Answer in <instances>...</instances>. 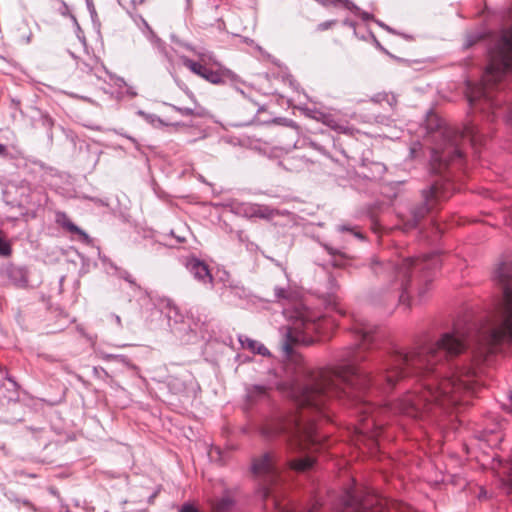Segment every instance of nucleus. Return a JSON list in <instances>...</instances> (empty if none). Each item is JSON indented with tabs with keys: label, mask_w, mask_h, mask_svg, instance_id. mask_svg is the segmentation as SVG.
Segmentation results:
<instances>
[{
	"label": "nucleus",
	"mask_w": 512,
	"mask_h": 512,
	"mask_svg": "<svg viewBox=\"0 0 512 512\" xmlns=\"http://www.w3.org/2000/svg\"><path fill=\"white\" fill-rule=\"evenodd\" d=\"M493 281L502 289L494 310L477 323L454 324L435 342H425L407 352L394 350L382 355L375 372L359 365L368 359L375 326L353 315L352 331L357 344L346 347L332 368L313 372L298 383V451L318 446L321 436L308 415L318 413L326 400L344 397L361 405L360 433L379 435L378 414L390 411L422 419L438 407L447 410L459 404L464 394L475 391L477 376L489 363L496 346L512 343V256H503L493 271Z\"/></svg>",
	"instance_id": "f257e3e1"
},
{
	"label": "nucleus",
	"mask_w": 512,
	"mask_h": 512,
	"mask_svg": "<svg viewBox=\"0 0 512 512\" xmlns=\"http://www.w3.org/2000/svg\"><path fill=\"white\" fill-rule=\"evenodd\" d=\"M440 265V256L432 253L422 258L408 257L387 262L381 261L378 258H372L370 269L377 276L382 274L391 276L389 297L409 306L412 281H416L419 301L425 300L433 281V271L440 267Z\"/></svg>",
	"instance_id": "f03ea898"
},
{
	"label": "nucleus",
	"mask_w": 512,
	"mask_h": 512,
	"mask_svg": "<svg viewBox=\"0 0 512 512\" xmlns=\"http://www.w3.org/2000/svg\"><path fill=\"white\" fill-rule=\"evenodd\" d=\"M426 141L432 144L431 160L439 166L460 160L463 157L460 142L468 139L472 144L480 142L476 126L466 125L462 130L448 126L436 114L430 113L426 120Z\"/></svg>",
	"instance_id": "7ed1b4c3"
},
{
	"label": "nucleus",
	"mask_w": 512,
	"mask_h": 512,
	"mask_svg": "<svg viewBox=\"0 0 512 512\" xmlns=\"http://www.w3.org/2000/svg\"><path fill=\"white\" fill-rule=\"evenodd\" d=\"M336 325L333 318L320 315L307 308L296 310L289 323L279 329L283 355L292 358L296 345H310L319 336H327Z\"/></svg>",
	"instance_id": "20e7f679"
},
{
	"label": "nucleus",
	"mask_w": 512,
	"mask_h": 512,
	"mask_svg": "<svg viewBox=\"0 0 512 512\" xmlns=\"http://www.w3.org/2000/svg\"><path fill=\"white\" fill-rule=\"evenodd\" d=\"M251 469L256 477L262 479V497L268 498L272 494L270 486L276 483L279 478V469L275 462V455L271 452H266L254 458Z\"/></svg>",
	"instance_id": "39448f33"
},
{
	"label": "nucleus",
	"mask_w": 512,
	"mask_h": 512,
	"mask_svg": "<svg viewBox=\"0 0 512 512\" xmlns=\"http://www.w3.org/2000/svg\"><path fill=\"white\" fill-rule=\"evenodd\" d=\"M422 196L424 203L412 210V219L404 224L405 231L415 228L418 222L434 208L436 201L440 198L438 186L432 185L423 190Z\"/></svg>",
	"instance_id": "423d86ee"
},
{
	"label": "nucleus",
	"mask_w": 512,
	"mask_h": 512,
	"mask_svg": "<svg viewBox=\"0 0 512 512\" xmlns=\"http://www.w3.org/2000/svg\"><path fill=\"white\" fill-rule=\"evenodd\" d=\"M181 61L183 65L188 68L195 75L205 79L206 81L212 84H220L224 82V77L230 75V70L228 69H219L212 70L208 68L206 65L196 62L187 56H181Z\"/></svg>",
	"instance_id": "0eeeda50"
},
{
	"label": "nucleus",
	"mask_w": 512,
	"mask_h": 512,
	"mask_svg": "<svg viewBox=\"0 0 512 512\" xmlns=\"http://www.w3.org/2000/svg\"><path fill=\"white\" fill-rule=\"evenodd\" d=\"M235 214L245 218L271 219L278 215V211L270 206L256 203H236L233 206Z\"/></svg>",
	"instance_id": "6e6552de"
},
{
	"label": "nucleus",
	"mask_w": 512,
	"mask_h": 512,
	"mask_svg": "<svg viewBox=\"0 0 512 512\" xmlns=\"http://www.w3.org/2000/svg\"><path fill=\"white\" fill-rule=\"evenodd\" d=\"M343 512H380L378 508H372L373 499L359 498L354 489L347 490L342 496Z\"/></svg>",
	"instance_id": "1a4fd4ad"
},
{
	"label": "nucleus",
	"mask_w": 512,
	"mask_h": 512,
	"mask_svg": "<svg viewBox=\"0 0 512 512\" xmlns=\"http://www.w3.org/2000/svg\"><path fill=\"white\" fill-rule=\"evenodd\" d=\"M311 117L318 122L330 127L334 131L343 134H350L351 128L345 121H342L336 113L331 111L312 110Z\"/></svg>",
	"instance_id": "9d476101"
},
{
	"label": "nucleus",
	"mask_w": 512,
	"mask_h": 512,
	"mask_svg": "<svg viewBox=\"0 0 512 512\" xmlns=\"http://www.w3.org/2000/svg\"><path fill=\"white\" fill-rule=\"evenodd\" d=\"M185 267L195 280L203 284H212L213 277L208 265L196 257H187Z\"/></svg>",
	"instance_id": "9b49d317"
},
{
	"label": "nucleus",
	"mask_w": 512,
	"mask_h": 512,
	"mask_svg": "<svg viewBox=\"0 0 512 512\" xmlns=\"http://www.w3.org/2000/svg\"><path fill=\"white\" fill-rule=\"evenodd\" d=\"M224 0H205L198 11V14L205 24L212 25L214 22H220L222 15L219 8Z\"/></svg>",
	"instance_id": "f8f14e48"
},
{
	"label": "nucleus",
	"mask_w": 512,
	"mask_h": 512,
	"mask_svg": "<svg viewBox=\"0 0 512 512\" xmlns=\"http://www.w3.org/2000/svg\"><path fill=\"white\" fill-rule=\"evenodd\" d=\"M6 277L10 284L24 288L28 284V275L26 269L22 267L11 266L5 270Z\"/></svg>",
	"instance_id": "ddd939ff"
},
{
	"label": "nucleus",
	"mask_w": 512,
	"mask_h": 512,
	"mask_svg": "<svg viewBox=\"0 0 512 512\" xmlns=\"http://www.w3.org/2000/svg\"><path fill=\"white\" fill-rule=\"evenodd\" d=\"M145 30L143 31L150 43L163 55L167 60H170L165 43L154 33L148 23L144 21Z\"/></svg>",
	"instance_id": "4468645a"
},
{
	"label": "nucleus",
	"mask_w": 512,
	"mask_h": 512,
	"mask_svg": "<svg viewBox=\"0 0 512 512\" xmlns=\"http://www.w3.org/2000/svg\"><path fill=\"white\" fill-rule=\"evenodd\" d=\"M239 342L244 349H248L255 354L262 356L269 355V350L260 342L246 336H240Z\"/></svg>",
	"instance_id": "2eb2a0df"
},
{
	"label": "nucleus",
	"mask_w": 512,
	"mask_h": 512,
	"mask_svg": "<svg viewBox=\"0 0 512 512\" xmlns=\"http://www.w3.org/2000/svg\"><path fill=\"white\" fill-rule=\"evenodd\" d=\"M314 464V459L311 456H305L300 459H294L289 461V466L291 469L304 472L312 468Z\"/></svg>",
	"instance_id": "dca6fc26"
},
{
	"label": "nucleus",
	"mask_w": 512,
	"mask_h": 512,
	"mask_svg": "<svg viewBox=\"0 0 512 512\" xmlns=\"http://www.w3.org/2000/svg\"><path fill=\"white\" fill-rule=\"evenodd\" d=\"M233 505V500L229 496H224L213 504L212 512H229Z\"/></svg>",
	"instance_id": "f3484780"
},
{
	"label": "nucleus",
	"mask_w": 512,
	"mask_h": 512,
	"mask_svg": "<svg viewBox=\"0 0 512 512\" xmlns=\"http://www.w3.org/2000/svg\"><path fill=\"white\" fill-rule=\"evenodd\" d=\"M226 290L235 297L244 298L246 296L245 288L239 282H229L226 286Z\"/></svg>",
	"instance_id": "a211bd4d"
},
{
	"label": "nucleus",
	"mask_w": 512,
	"mask_h": 512,
	"mask_svg": "<svg viewBox=\"0 0 512 512\" xmlns=\"http://www.w3.org/2000/svg\"><path fill=\"white\" fill-rule=\"evenodd\" d=\"M116 270L117 275L123 280H125L127 283H129L133 290H140L141 287L136 283L134 277L128 271L117 268Z\"/></svg>",
	"instance_id": "6ab92c4d"
},
{
	"label": "nucleus",
	"mask_w": 512,
	"mask_h": 512,
	"mask_svg": "<svg viewBox=\"0 0 512 512\" xmlns=\"http://www.w3.org/2000/svg\"><path fill=\"white\" fill-rule=\"evenodd\" d=\"M372 101L376 103L387 101L390 106H393L396 103V98L394 96L389 97L386 93H379L372 98Z\"/></svg>",
	"instance_id": "aec40b11"
},
{
	"label": "nucleus",
	"mask_w": 512,
	"mask_h": 512,
	"mask_svg": "<svg viewBox=\"0 0 512 512\" xmlns=\"http://www.w3.org/2000/svg\"><path fill=\"white\" fill-rule=\"evenodd\" d=\"M484 37L483 33L477 32L473 34L467 35L466 41H465V47L469 48L475 43H477L479 40H481Z\"/></svg>",
	"instance_id": "412c9836"
},
{
	"label": "nucleus",
	"mask_w": 512,
	"mask_h": 512,
	"mask_svg": "<svg viewBox=\"0 0 512 512\" xmlns=\"http://www.w3.org/2000/svg\"><path fill=\"white\" fill-rule=\"evenodd\" d=\"M63 226L70 232L72 233H77L79 235H82L84 237H88L87 234L82 230L80 229L77 225H75L73 222H71L70 220H66L65 222H63Z\"/></svg>",
	"instance_id": "4be33fe9"
},
{
	"label": "nucleus",
	"mask_w": 512,
	"mask_h": 512,
	"mask_svg": "<svg viewBox=\"0 0 512 512\" xmlns=\"http://www.w3.org/2000/svg\"><path fill=\"white\" fill-rule=\"evenodd\" d=\"M169 106L177 111L178 113H180L181 115L183 116H191L194 114V108H190V107H178L176 105H172V104H169Z\"/></svg>",
	"instance_id": "5701e85b"
},
{
	"label": "nucleus",
	"mask_w": 512,
	"mask_h": 512,
	"mask_svg": "<svg viewBox=\"0 0 512 512\" xmlns=\"http://www.w3.org/2000/svg\"><path fill=\"white\" fill-rule=\"evenodd\" d=\"M338 230L341 231V232H345V231H348V232H351L353 233V235L361 240L364 239V236L363 234L360 232V231H357L355 230V228L351 227V226H348V225H340L338 227Z\"/></svg>",
	"instance_id": "b1692460"
},
{
	"label": "nucleus",
	"mask_w": 512,
	"mask_h": 512,
	"mask_svg": "<svg viewBox=\"0 0 512 512\" xmlns=\"http://www.w3.org/2000/svg\"><path fill=\"white\" fill-rule=\"evenodd\" d=\"M11 254V247L9 243L0 237V256H9Z\"/></svg>",
	"instance_id": "393cba45"
},
{
	"label": "nucleus",
	"mask_w": 512,
	"mask_h": 512,
	"mask_svg": "<svg viewBox=\"0 0 512 512\" xmlns=\"http://www.w3.org/2000/svg\"><path fill=\"white\" fill-rule=\"evenodd\" d=\"M138 114L144 117L148 122L152 124H154L155 122L162 123V120L155 114H147L144 111H139Z\"/></svg>",
	"instance_id": "a878e982"
},
{
	"label": "nucleus",
	"mask_w": 512,
	"mask_h": 512,
	"mask_svg": "<svg viewBox=\"0 0 512 512\" xmlns=\"http://www.w3.org/2000/svg\"><path fill=\"white\" fill-rule=\"evenodd\" d=\"M105 359H113L117 360L125 365L129 364V359L124 355H115V354H108L105 356Z\"/></svg>",
	"instance_id": "bb28decb"
},
{
	"label": "nucleus",
	"mask_w": 512,
	"mask_h": 512,
	"mask_svg": "<svg viewBox=\"0 0 512 512\" xmlns=\"http://www.w3.org/2000/svg\"><path fill=\"white\" fill-rule=\"evenodd\" d=\"M274 293L278 299H287L288 298V290L285 288L275 287Z\"/></svg>",
	"instance_id": "cd10ccee"
},
{
	"label": "nucleus",
	"mask_w": 512,
	"mask_h": 512,
	"mask_svg": "<svg viewBox=\"0 0 512 512\" xmlns=\"http://www.w3.org/2000/svg\"><path fill=\"white\" fill-rule=\"evenodd\" d=\"M179 512H199V510L190 503H185L181 506Z\"/></svg>",
	"instance_id": "c85d7f7f"
},
{
	"label": "nucleus",
	"mask_w": 512,
	"mask_h": 512,
	"mask_svg": "<svg viewBox=\"0 0 512 512\" xmlns=\"http://www.w3.org/2000/svg\"><path fill=\"white\" fill-rule=\"evenodd\" d=\"M165 302H166V307L169 309L168 317L171 318L172 311L175 312V314H177V307L169 299L165 300Z\"/></svg>",
	"instance_id": "c756f323"
},
{
	"label": "nucleus",
	"mask_w": 512,
	"mask_h": 512,
	"mask_svg": "<svg viewBox=\"0 0 512 512\" xmlns=\"http://www.w3.org/2000/svg\"><path fill=\"white\" fill-rule=\"evenodd\" d=\"M111 321H114L118 328H122L121 317L117 314L111 313L109 315Z\"/></svg>",
	"instance_id": "7c9ffc66"
},
{
	"label": "nucleus",
	"mask_w": 512,
	"mask_h": 512,
	"mask_svg": "<svg viewBox=\"0 0 512 512\" xmlns=\"http://www.w3.org/2000/svg\"><path fill=\"white\" fill-rule=\"evenodd\" d=\"M316 509V506H313L312 508H309V509H296V508H286L283 510V512H314V510Z\"/></svg>",
	"instance_id": "2f4dec72"
},
{
	"label": "nucleus",
	"mask_w": 512,
	"mask_h": 512,
	"mask_svg": "<svg viewBox=\"0 0 512 512\" xmlns=\"http://www.w3.org/2000/svg\"><path fill=\"white\" fill-rule=\"evenodd\" d=\"M334 24V21H326V22H322L318 25V30L320 31H324V30H327L329 29L332 25Z\"/></svg>",
	"instance_id": "473e14b6"
},
{
	"label": "nucleus",
	"mask_w": 512,
	"mask_h": 512,
	"mask_svg": "<svg viewBox=\"0 0 512 512\" xmlns=\"http://www.w3.org/2000/svg\"><path fill=\"white\" fill-rule=\"evenodd\" d=\"M8 149L7 146L0 143V157H7L8 156Z\"/></svg>",
	"instance_id": "72a5a7b5"
},
{
	"label": "nucleus",
	"mask_w": 512,
	"mask_h": 512,
	"mask_svg": "<svg viewBox=\"0 0 512 512\" xmlns=\"http://www.w3.org/2000/svg\"><path fill=\"white\" fill-rule=\"evenodd\" d=\"M171 235L174 236L177 242L182 243L186 241V237L184 235L175 234L174 230H171Z\"/></svg>",
	"instance_id": "f704fd0d"
},
{
	"label": "nucleus",
	"mask_w": 512,
	"mask_h": 512,
	"mask_svg": "<svg viewBox=\"0 0 512 512\" xmlns=\"http://www.w3.org/2000/svg\"><path fill=\"white\" fill-rule=\"evenodd\" d=\"M506 123L512 128V110H509L506 115Z\"/></svg>",
	"instance_id": "c9c22d12"
},
{
	"label": "nucleus",
	"mask_w": 512,
	"mask_h": 512,
	"mask_svg": "<svg viewBox=\"0 0 512 512\" xmlns=\"http://www.w3.org/2000/svg\"><path fill=\"white\" fill-rule=\"evenodd\" d=\"M259 395L265 394V388L263 386H255L253 388Z\"/></svg>",
	"instance_id": "e433bc0d"
},
{
	"label": "nucleus",
	"mask_w": 512,
	"mask_h": 512,
	"mask_svg": "<svg viewBox=\"0 0 512 512\" xmlns=\"http://www.w3.org/2000/svg\"><path fill=\"white\" fill-rule=\"evenodd\" d=\"M377 24H378L380 27H382V28L386 29L387 31L392 32V29H391L389 26H387L386 24H384L383 22H381V21H377Z\"/></svg>",
	"instance_id": "4c0bfd02"
},
{
	"label": "nucleus",
	"mask_w": 512,
	"mask_h": 512,
	"mask_svg": "<svg viewBox=\"0 0 512 512\" xmlns=\"http://www.w3.org/2000/svg\"><path fill=\"white\" fill-rule=\"evenodd\" d=\"M343 24H344V25H346V26H349V27H351V28H353V29H355V24H354V22H352V21H350V20H344Z\"/></svg>",
	"instance_id": "58836bf2"
},
{
	"label": "nucleus",
	"mask_w": 512,
	"mask_h": 512,
	"mask_svg": "<svg viewBox=\"0 0 512 512\" xmlns=\"http://www.w3.org/2000/svg\"><path fill=\"white\" fill-rule=\"evenodd\" d=\"M325 249H326V250L328 251V253H329V254H331V255H334V254L338 253V251H337V250H335V249H333V248H330V247H328V246H325Z\"/></svg>",
	"instance_id": "ea45409f"
},
{
	"label": "nucleus",
	"mask_w": 512,
	"mask_h": 512,
	"mask_svg": "<svg viewBox=\"0 0 512 512\" xmlns=\"http://www.w3.org/2000/svg\"><path fill=\"white\" fill-rule=\"evenodd\" d=\"M186 10L187 11L192 10V0H186Z\"/></svg>",
	"instance_id": "a19ab883"
},
{
	"label": "nucleus",
	"mask_w": 512,
	"mask_h": 512,
	"mask_svg": "<svg viewBox=\"0 0 512 512\" xmlns=\"http://www.w3.org/2000/svg\"><path fill=\"white\" fill-rule=\"evenodd\" d=\"M22 503L25 505V506H28V507H31L32 504L28 501V500H23Z\"/></svg>",
	"instance_id": "79ce46f5"
},
{
	"label": "nucleus",
	"mask_w": 512,
	"mask_h": 512,
	"mask_svg": "<svg viewBox=\"0 0 512 512\" xmlns=\"http://www.w3.org/2000/svg\"><path fill=\"white\" fill-rule=\"evenodd\" d=\"M334 309H335L339 314H343L342 310H341L340 308H338L336 304H334Z\"/></svg>",
	"instance_id": "37998d69"
},
{
	"label": "nucleus",
	"mask_w": 512,
	"mask_h": 512,
	"mask_svg": "<svg viewBox=\"0 0 512 512\" xmlns=\"http://www.w3.org/2000/svg\"><path fill=\"white\" fill-rule=\"evenodd\" d=\"M145 0H133V3L136 4H142Z\"/></svg>",
	"instance_id": "c03bdc74"
},
{
	"label": "nucleus",
	"mask_w": 512,
	"mask_h": 512,
	"mask_svg": "<svg viewBox=\"0 0 512 512\" xmlns=\"http://www.w3.org/2000/svg\"><path fill=\"white\" fill-rule=\"evenodd\" d=\"M415 152H416V148H415V147H412V148H411V153H412V154H415Z\"/></svg>",
	"instance_id": "a18cd8bd"
}]
</instances>
